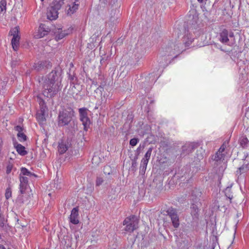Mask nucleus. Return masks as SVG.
Returning <instances> with one entry per match:
<instances>
[{
  "label": "nucleus",
  "instance_id": "nucleus-44",
  "mask_svg": "<svg viewBox=\"0 0 249 249\" xmlns=\"http://www.w3.org/2000/svg\"><path fill=\"white\" fill-rule=\"evenodd\" d=\"M0 249H5V248L3 245L0 244Z\"/></svg>",
  "mask_w": 249,
  "mask_h": 249
},
{
  "label": "nucleus",
  "instance_id": "nucleus-20",
  "mask_svg": "<svg viewBox=\"0 0 249 249\" xmlns=\"http://www.w3.org/2000/svg\"><path fill=\"white\" fill-rule=\"evenodd\" d=\"M69 34V32H68L67 31L62 30V29H58L57 32L56 33L55 39L56 40H60L68 35Z\"/></svg>",
  "mask_w": 249,
  "mask_h": 249
},
{
  "label": "nucleus",
  "instance_id": "nucleus-41",
  "mask_svg": "<svg viewBox=\"0 0 249 249\" xmlns=\"http://www.w3.org/2000/svg\"><path fill=\"white\" fill-rule=\"evenodd\" d=\"M15 130L18 131V133L22 132L23 131L22 127L20 125H17L16 126H15Z\"/></svg>",
  "mask_w": 249,
  "mask_h": 249
},
{
  "label": "nucleus",
  "instance_id": "nucleus-49",
  "mask_svg": "<svg viewBox=\"0 0 249 249\" xmlns=\"http://www.w3.org/2000/svg\"><path fill=\"white\" fill-rule=\"evenodd\" d=\"M44 0H41V1H43Z\"/></svg>",
  "mask_w": 249,
  "mask_h": 249
},
{
  "label": "nucleus",
  "instance_id": "nucleus-14",
  "mask_svg": "<svg viewBox=\"0 0 249 249\" xmlns=\"http://www.w3.org/2000/svg\"><path fill=\"white\" fill-rule=\"evenodd\" d=\"M13 145L17 152L21 156H25L27 154L24 146L17 142L16 140H13Z\"/></svg>",
  "mask_w": 249,
  "mask_h": 249
},
{
  "label": "nucleus",
  "instance_id": "nucleus-24",
  "mask_svg": "<svg viewBox=\"0 0 249 249\" xmlns=\"http://www.w3.org/2000/svg\"><path fill=\"white\" fill-rule=\"evenodd\" d=\"M19 175L25 177L36 176L34 173H31L27 169L24 167H22L21 168V171Z\"/></svg>",
  "mask_w": 249,
  "mask_h": 249
},
{
  "label": "nucleus",
  "instance_id": "nucleus-33",
  "mask_svg": "<svg viewBox=\"0 0 249 249\" xmlns=\"http://www.w3.org/2000/svg\"><path fill=\"white\" fill-rule=\"evenodd\" d=\"M7 1L6 0H0V12L6 10Z\"/></svg>",
  "mask_w": 249,
  "mask_h": 249
},
{
  "label": "nucleus",
  "instance_id": "nucleus-10",
  "mask_svg": "<svg viewBox=\"0 0 249 249\" xmlns=\"http://www.w3.org/2000/svg\"><path fill=\"white\" fill-rule=\"evenodd\" d=\"M49 32V29L44 24H40L37 32L35 34L34 36L36 38H40L47 35Z\"/></svg>",
  "mask_w": 249,
  "mask_h": 249
},
{
  "label": "nucleus",
  "instance_id": "nucleus-40",
  "mask_svg": "<svg viewBox=\"0 0 249 249\" xmlns=\"http://www.w3.org/2000/svg\"><path fill=\"white\" fill-rule=\"evenodd\" d=\"M13 166L11 164H8L6 167V173L9 174L12 171Z\"/></svg>",
  "mask_w": 249,
  "mask_h": 249
},
{
  "label": "nucleus",
  "instance_id": "nucleus-2",
  "mask_svg": "<svg viewBox=\"0 0 249 249\" xmlns=\"http://www.w3.org/2000/svg\"><path fill=\"white\" fill-rule=\"evenodd\" d=\"M179 51L176 50L175 45L171 43L170 45L163 48L161 56L159 59V66L161 68H164L169 63L172 58H175L177 56V53H179Z\"/></svg>",
  "mask_w": 249,
  "mask_h": 249
},
{
  "label": "nucleus",
  "instance_id": "nucleus-31",
  "mask_svg": "<svg viewBox=\"0 0 249 249\" xmlns=\"http://www.w3.org/2000/svg\"><path fill=\"white\" fill-rule=\"evenodd\" d=\"M225 196H226V197L227 198H228L231 201L232 197H233V196H232V193H231V188L230 187H227L225 191Z\"/></svg>",
  "mask_w": 249,
  "mask_h": 249
},
{
  "label": "nucleus",
  "instance_id": "nucleus-38",
  "mask_svg": "<svg viewBox=\"0 0 249 249\" xmlns=\"http://www.w3.org/2000/svg\"><path fill=\"white\" fill-rule=\"evenodd\" d=\"M103 179L101 177H98L96 179V184L97 186H99L103 182Z\"/></svg>",
  "mask_w": 249,
  "mask_h": 249
},
{
  "label": "nucleus",
  "instance_id": "nucleus-29",
  "mask_svg": "<svg viewBox=\"0 0 249 249\" xmlns=\"http://www.w3.org/2000/svg\"><path fill=\"white\" fill-rule=\"evenodd\" d=\"M80 119L88 116V110L86 108H81L79 109Z\"/></svg>",
  "mask_w": 249,
  "mask_h": 249
},
{
  "label": "nucleus",
  "instance_id": "nucleus-9",
  "mask_svg": "<svg viewBox=\"0 0 249 249\" xmlns=\"http://www.w3.org/2000/svg\"><path fill=\"white\" fill-rule=\"evenodd\" d=\"M79 208L78 207L73 208L71 211V214L69 217L70 223L73 225H77L79 223Z\"/></svg>",
  "mask_w": 249,
  "mask_h": 249
},
{
  "label": "nucleus",
  "instance_id": "nucleus-37",
  "mask_svg": "<svg viewBox=\"0 0 249 249\" xmlns=\"http://www.w3.org/2000/svg\"><path fill=\"white\" fill-rule=\"evenodd\" d=\"M139 141V140L138 139L133 138L130 140L129 143L131 146H135L138 143Z\"/></svg>",
  "mask_w": 249,
  "mask_h": 249
},
{
  "label": "nucleus",
  "instance_id": "nucleus-28",
  "mask_svg": "<svg viewBox=\"0 0 249 249\" xmlns=\"http://www.w3.org/2000/svg\"><path fill=\"white\" fill-rule=\"evenodd\" d=\"M62 185V180L56 178L54 180V187L56 189H59L61 188Z\"/></svg>",
  "mask_w": 249,
  "mask_h": 249
},
{
  "label": "nucleus",
  "instance_id": "nucleus-1",
  "mask_svg": "<svg viewBox=\"0 0 249 249\" xmlns=\"http://www.w3.org/2000/svg\"><path fill=\"white\" fill-rule=\"evenodd\" d=\"M61 78L55 71H53L44 81L42 94L45 97H51L61 89Z\"/></svg>",
  "mask_w": 249,
  "mask_h": 249
},
{
  "label": "nucleus",
  "instance_id": "nucleus-3",
  "mask_svg": "<svg viewBox=\"0 0 249 249\" xmlns=\"http://www.w3.org/2000/svg\"><path fill=\"white\" fill-rule=\"evenodd\" d=\"M201 195V192L199 190L196 189L194 190L192 193L191 199L192 204L191 206V213L195 217H196L198 212V207L200 206V197Z\"/></svg>",
  "mask_w": 249,
  "mask_h": 249
},
{
  "label": "nucleus",
  "instance_id": "nucleus-17",
  "mask_svg": "<svg viewBox=\"0 0 249 249\" xmlns=\"http://www.w3.org/2000/svg\"><path fill=\"white\" fill-rule=\"evenodd\" d=\"M68 1L69 0H53L51 6L58 11L63 5L66 4L67 6Z\"/></svg>",
  "mask_w": 249,
  "mask_h": 249
},
{
  "label": "nucleus",
  "instance_id": "nucleus-35",
  "mask_svg": "<svg viewBox=\"0 0 249 249\" xmlns=\"http://www.w3.org/2000/svg\"><path fill=\"white\" fill-rule=\"evenodd\" d=\"M248 142L249 141H248V139L247 138H245V137H243L240 140V145L243 147H244L247 145Z\"/></svg>",
  "mask_w": 249,
  "mask_h": 249
},
{
  "label": "nucleus",
  "instance_id": "nucleus-25",
  "mask_svg": "<svg viewBox=\"0 0 249 249\" xmlns=\"http://www.w3.org/2000/svg\"><path fill=\"white\" fill-rule=\"evenodd\" d=\"M19 39L20 37H13L12 39L11 44L15 51H17L18 48Z\"/></svg>",
  "mask_w": 249,
  "mask_h": 249
},
{
  "label": "nucleus",
  "instance_id": "nucleus-27",
  "mask_svg": "<svg viewBox=\"0 0 249 249\" xmlns=\"http://www.w3.org/2000/svg\"><path fill=\"white\" fill-rule=\"evenodd\" d=\"M19 33V30L18 26L15 27L10 31V34L13 36V37H20Z\"/></svg>",
  "mask_w": 249,
  "mask_h": 249
},
{
  "label": "nucleus",
  "instance_id": "nucleus-12",
  "mask_svg": "<svg viewBox=\"0 0 249 249\" xmlns=\"http://www.w3.org/2000/svg\"><path fill=\"white\" fill-rule=\"evenodd\" d=\"M20 185L19 189L21 194L24 193L28 183V178L27 177L19 175Z\"/></svg>",
  "mask_w": 249,
  "mask_h": 249
},
{
  "label": "nucleus",
  "instance_id": "nucleus-19",
  "mask_svg": "<svg viewBox=\"0 0 249 249\" xmlns=\"http://www.w3.org/2000/svg\"><path fill=\"white\" fill-rule=\"evenodd\" d=\"M160 77L159 73H152L151 74H149V76H148L146 79H147V80L148 81L147 82L148 83V86H151V85L153 83L155 82L158 78Z\"/></svg>",
  "mask_w": 249,
  "mask_h": 249
},
{
  "label": "nucleus",
  "instance_id": "nucleus-30",
  "mask_svg": "<svg viewBox=\"0 0 249 249\" xmlns=\"http://www.w3.org/2000/svg\"><path fill=\"white\" fill-rule=\"evenodd\" d=\"M47 63V62H39L35 64L34 67L37 71H40L42 68H43L45 64Z\"/></svg>",
  "mask_w": 249,
  "mask_h": 249
},
{
  "label": "nucleus",
  "instance_id": "nucleus-34",
  "mask_svg": "<svg viewBox=\"0 0 249 249\" xmlns=\"http://www.w3.org/2000/svg\"><path fill=\"white\" fill-rule=\"evenodd\" d=\"M152 150H153V148L150 147L148 149V150L146 152V153H145V154L144 155V157L142 158V159L149 160L151 155Z\"/></svg>",
  "mask_w": 249,
  "mask_h": 249
},
{
  "label": "nucleus",
  "instance_id": "nucleus-42",
  "mask_svg": "<svg viewBox=\"0 0 249 249\" xmlns=\"http://www.w3.org/2000/svg\"><path fill=\"white\" fill-rule=\"evenodd\" d=\"M102 89H103V88L101 86H100L98 89L97 90H99L101 92L102 91Z\"/></svg>",
  "mask_w": 249,
  "mask_h": 249
},
{
  "label": "nucleus",
  "instance_id": "nucleus-6",
  "mask_svg": "<svg viewBox=\"0 0 249 249\" xmlns=\"http://www.w3.org/2000/svg\"><path fill=\"white\" fill-rule=\"evenodd\" d=\"M227 143L224 142L223 144L216 153L215 155L213 156V159L217 163L222 162L225 159L227 152L226 150Z\"/></svg>",
  "mask_w": 249,
  "mask_h": 249
},
{
  "label": "nucleus",
  "instance_id": "nucleus-16",
  "mask_svg": "<svg viewBox=\"0 0 249 249\" xmlns=\"http://www.w3.org/2000/svg\"><path fill=\"white\" fill-rule=\"evenodd\" d=\"M69 147V144L68 142L61 140V142H59L58 146L59 153L61 154L64 153L68 149Z\"/></svg>",
  "mask_w": 249,
  "mask_h": 249
},
{
  "label": "nucleus",
  "instance_id": "nucleus-48",
  "mask_svg": "<svg viewBox=\"0 0 249 249\" xmlns=\"http://www.w3.org/2000/svg\"><path fill=\"white\" fill-rule=\"evenodd\" d=\"M1 235L0 234V239H1Z\"/></svg>",
  "mask_w": 249,
  "mask_h": 249
},
{
  "label": "nucleus",
  "instance_id": "nucleus-15",
  "mask_svg": "<svg viewBox=\"0 0 249 249\" xmlns=\"http://www.w3.org/2000/svg\"><path fill=\"white\" fill-rule=\"evenodd\" d=\"M58 10L50 6L47 14V18L51 20H54L58 17Z\"/></svg>",
  "mask_w": 249,
  "mask_h": 249
},
{
  "label": "nucleus",
  "instance_id": "nucleus-39",
  "mask_svg": "<svg viewBox=\"0 0 249 249\" xmlns=\"http://www.w3.org/2000/svg\"><path fill=\"white\" fill-rule=\"evenodd\" d=\"M38 102H39V104L40 106V109L42 108V107H45L46 108H47L46 107V105H45L44 101L42 99H39Z\"/></svg>",
  "mask_w": 249,
  "mask_h": 249
},
{
  "label": "nucleus",
  "instance_id": "nucleus-26",
  "mask_svg": "<svg viewBox=\"0 0 249 249\" xmlns=\"http://www.w3.org/2000/svg\"><path fill=\"white\" fill-rule=\"evenodd\" d=\"M111 14H113V15L111 16V17L110 18V22H113V23H116L118 19V17L119 15V10H115L114 11H111Z\"/></svg>",
  "mask_w": 249,
  "mask_h": 249
},
{
  "label": "nucleus",
  "instance_id": "nucleus-36",
  "mask_svg": "<svg viewBox=\"0 0 249 249\" xmlns=\"http://www.w3.org/2000/svg\"><path fill=\"white\" fill-rule=\"evenodd\" d=\"M12 196V191L10 188L6 189L5 196L6 199H8Z\"/></svg>",
  "mask_w": 249,
  "mask_h": 249
},
{
  "label": "nucleus",
  "instance_id": "nucleus-8",
  "mask_svg": "<svg viewBox=\"0 0 249 249\" xmlns=\"http://www.w3.org/2000/svg\"><path fill=\"white\" fill-rule=\"evenodd\" d=\"M167 213L171 218L173 227L175 228H178L179 226V221L176 210L173 208H169Z\"/></svg>",
  "mask_w": 249,
  "mask_h": 249
},
{
  "label": "nucleus",
  "instance_id": "nucleus-11",
  "mask_svg": "<svg viewBox=\"0 0 249 249\" xmlns=\"http://www.w3.org/2000/svg\"><path fill=\"white\" fill-rule=\"evenodd\" d=\"M79 0H69V2L67 4V6L69 7L67 10V14L71 15L78 9L79 4L77 2Z\"/></svg>",
  "mask_w": 249,
  "mask_h": 249
},
{
  "label": "nucleus",
  "instance_id": "nucleus-21",
  "mask_svg": "<svg viewBox=\"0 0 249 249\" xmlns=\"http://www.w3.org/2000/svg\"><path fill=\"white\" fill-rule=\"evenodd\" d=\"M149 160L142 159L141 160L140 168V173L142 174L145 173Z\"/></svg>",
  "mask_w": 249,
  "mask_h": 249
},
{
  "label": "nucleus",
  "instance_id": "nucleus-45",
  "mask_svg": "<svg viewBox=\"0 0 249 249\" xmlns=\"http://www.w3.org/2000/svg\"><path fill=\"white\" fill-rule=\"evenodd\" d=\"M246 161H247L249 160V157L248 156V155H247L246 156Z\"/></svg>",
  "mask_w": 249,
  "mask_h": 249
},
{
  "label": "nucleus",
  "instance_id": "nucleus-5",
  "mask_svg": "<svg viewBox=\"0 0 249 249\" xmlns=\"http://www.w3.org/2000/svg\"><path fill=\"white\" fill-rule=\"evenodd\" d=\"M139 220L135 215H131L125 218L123 225L125 226L124 230L125 231L131 233L138 228Z\"/></svg>",
  "mask_w": 249,
  "mask_h": 249
},
{
  "label": "nucleus",
  "instance_id": "nucleus-18",
  "mask_svg": "<svg viewBox=\"0 0 249 249\" xmlns=\"http://www.w3.org/2000/svg\"><path fill=\"white\" fill-rule=\"evenodd\" d=\"M194 38L192 37V35L188 32L186 33L183 38V42H184L185 46H189L192 43Z\"/></svg>",
  "mask_w": 249,
  "mask_h": 249
},
{
  "label": "nucleus",
  "instance_id": "nucleus-32",
  "mask_svg": "<svg viewBox=\"0 0 249 249\" xmlns=\"http://www.w3.org/2000/svg\"><path fill=\"white\" fill-rule=\"evenodd\" d=\"M17 137L20 142H24L27 139V136L23 132L18 133Z\"/></svg>",
  "mask_w": 249,
  "mask_h": 249
},
{
  "label": "nucleus",
  "instance_id": "nucleus-47",
  "mask_svg": "<svg viewBox=\"0 0 249 249\" xmlns=\"http://www.w3.org/2000/svg\"><path fill=\"white\" fill-rule=\"evenodd\" d=\"M185 147H186V146H184V147H183V150H185Z\"/></svg>",
  "mask_w": 249,
  "mask_h": 249
},
{
  "label": "nucleus",
  "instance_id": "nucleus-4",
  "mask_svg": "<svg viewBox=\"0 0 249 249\" xmlns=\"http://www.w3.org/2000/svg\"><path fill=\"white\" fill-rule=\"evenodd\" d=\"M74 116V111L71 108H68L60 112L58 116V124L60 126L68 124Z\"/></svg>",
  "mask_w": 249,
  "mask_h": 249
},
{
  "label": "nucleus",
  "instance_id": "nucleus-13",
  "mask_svg": "<svg viewBox=\"0 0 249 249\" xmlns=\"http://www.w3.org/2000/svg\"><path fill=\"white\" fill-rule=\"evenodd\" d=\"M47 111V108L42 107V108L40 109L39 112L37 113L36 119L40 124H42L45 122L46 119L45 116Z\"/></svg>",
  "mask_w": 249,
  "mask_h": 249
},
{
  "label": "nucleus",
  "instance_id": "nucleus-46",
  "mask_svg": "<svg viewBox=\"0 0 249 249\" xmlns=\"http://www.w3.org/2000/svg\"><path fill=\"white\" fill-rule=\"evenodd\" d=\"M140 150V146H139L138 148H137V150Z\"/></svg>",
  "mask_w": 249,
  "mask_h": 249
},
{
  "label": "nucleus",
  "instance_id": "nucleus-23",
  "mask_svg": "<svg viewBox=\"0 0 249 249\" xmlns=\"http://www.w3.org/2000/svg\"><path fill=\"white\" fill-rule=\"evenodd\" d=\"M81 121L82 122V124L84 127V129L85 130H87L88 128L89 127L90 124V121L89 118L87 116L80 119Z\"/></svg>",
  "mask_w": 249,
  "mask_h": 249
},
{
  "label": "nucleus",
  "instance_id": "nucleus-22",
  "mask_svg": "<svg viewBox=\"0 0 249 249\" xmlns=\"http://www.w3.org/2000/svg\"><path fill=\"white\" fill-rule=\"evenodd\" d=\"M249 170V162L247 163H245L242 166L238 168L236 171V175H241L242 173L247 172Z\"/></svg>",
  "mask_w": 249,
  "mask_h": 249
},
{
  "label": "nucleus",
  "instance_id": "nucleus-43",
  "mask_svg": "<svg viewBox=\"0 0 249 249\" xmlns=\"http://www.w3.org/2000/svg\"><path fill=\"white\" fill-rule=\"evenodd\" d=\"M207 0H197V1L198 2H199L200 3H203L204 2V1H206Z\"/></svg>",
  "mask_w": 249,
  "mask_h": 249
},
{
  "label": "nucleus",
  "instance_id": "nucleus-7",
  "mask_svg": "<svg viewBox=\"0 0 249 249\" xmlns=\"http://www.w3.org/2000/svg\"><path fill=\"white\" fill-rule=\"evenodd\" d=\"M234 34L232 32L226 29H223L219 33L218 38L221 43L230 45L229 38H232Z\"/></svg>",
  "mask_w": 249,
  "mask_h": 249
}]
</instances>
